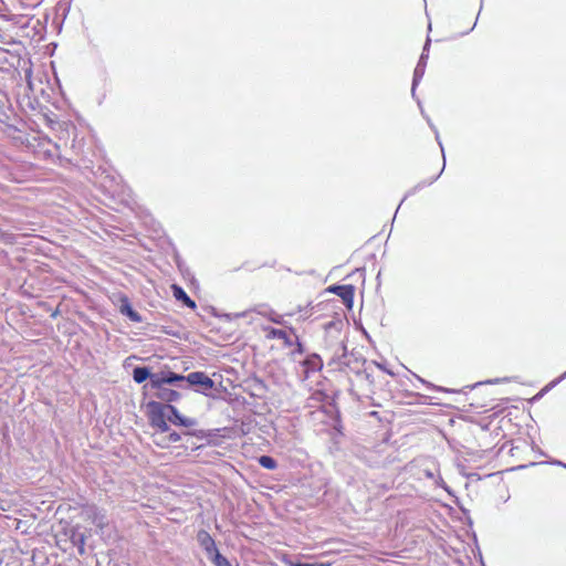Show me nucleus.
<instances>
[{"mask_svg": "<svg viewBox=\"0 0 566 566\" xmlns=\"http://www.w3.org/2000/svg\"><path fill=\"white\" fill-rule=\"evenodd\" d=\"M149 421L150 424L157 429V431H161V433H168L169 426L167 424V416L169 415L168 403L164 405L160 402H149Z\"/></svg>", "mask_w": 566, "mask_h": 566, "instance_id": "obj_1", "label": "nucleus"}, {"mask_svg": "<svg viewBox=\"0 0 566 566\" xmlns=\"http://www.w3.org/2000/svg\"><path fill=\"white\" fill-rule=\"evenodd\" d=\"M187 382L190 386L200 387L199 391L206 394L211 390L214 386L213 380L202 371H193L187 375Z\"/></svg>", "mask_w": 566, "mask_h": 566, "instance_id": "obj_2", "label": "nucleus"}, {"mask_svg": "<svg viewBox=\"0 0 566 566\" xmlns=\"http://www.w3.org/2000/svg\"><path fill=\"white\" fill-rule=\"evenodd\" d=\"M168 410L170 416H167V419L174 424L182 426L186 428H192L197 426V420L195 418L184 417L180 415L176 407L168 405Z\"/></svg>", "mask_w": 566, "mask_h": 566, "instance_id": "obj_3", "label": "nucleus"}, {"mask_svg": "<svg viewBox=\"0 0 566 566\" xmlns=\"http://www.w3.org/2000/svg\"><path fill=\"white\" fill-rule=\"evenodd\" d=\"M264 332H266V338H269V339H274V338L282 339L286 347H291L294 345L292 337L284 329L265 327Z\"/></svg>", "mask_w": 566, "mask_h": 566, "instance_id": "obj_4", "label": "nucleus"}, {"mask_svg": "<svg viewBox=\"0 0 566 566\" xmlns=\"http://www.w3.org/2000/svg\"><path fill=\"white\" fill-rule=\"evenodd\" d=\"M119 312L133 322L140 323L143 321L142 316L133 310L126 296L120 297Z\"/></svg>", "mask_w": 566, "mask_h": 566, "instance_id": "obj_5", "label": "nucleus"}, {"mask_svg": "<svg viewBox=\"0 0 566 566\" xmlns=\"http://www.w3.org/2000/svg\"><path fill=\"white\" fill-rule=\"evenodd\" d=\"M184 380L187 381V376L177 375V374H174V373H169V375L167 377H161L159 375H154L151 377V387H159V385L174 384V382L184 381Z\"/></svg>", "mask_w": 566, "mask_h": 566, "instance_id": "obj_6", "label": "nucleus"}, {"mask_svg": "<svg viewBox=\"0 0 566 566\" xmlns=\"http://www.w3.org/2000/svg\"><path fill=\"white\" fill-rule=\"evenodd\" d=\"M331 291L337 294L348 306L352 305L354 298V287L352 285L333 286Z\"/></svg>", "mask_w": 566, "mask_h": 566, "instance_id": "obj_7", "label": "nucleus"}, {"mask_svg": "<svg viewBox=\"0 0 566 566\" xmlns=\"http://www.w3.org/2000/svg\"><path fill=\"white\" fill-rule=\"evenodd\" d=\"M198 541L206 551L208 557H212V554L218 551L213 538L205 531L199 532Z\"/></svg>", "mask_w": 566, "mask_h": 566, "instance_id": "obj_8", "label": "nucleus"}, {"mask_svg": "<svg viewBox=\"0 0 566 566\" xmlns=\"http://www.w3.org/2000/svg\"><path fill=\"white\" fill-rule=\"evenodd\" d=\"M154 388L157 389L156 396L160 400L170 402V401L178 400L180 397V394L178 391L169 389V388H165V387H163V385H159V387H154Z\"/></svg>", "mask_w": 566, "mask_h": 566, "instance_id": "obj_9", "label": "nucleus"}, {"mask_svg": "<svg viewBox=\"0 0 566 566\" xmlns=\"http://www.w3.org/2000/svg\"><path fill=\"white\" fill-rule=\"evenodd\" d=\"M429 45V43H426L424 48H423V52H426L427 50V46ZM423 59H427V55L426 53H422L421 56H420V60L415 69V72H413V83H412V92L415 91V86L417 85V83L419 82V80L423 76L424 74V65H422V60Z\"/></svg>", "mask_w": 566, "mask_h": 566, "instance_id": "obj_10", "label": "nucleus"}, {"mask_svg": "<svg viewBox=\"0 0 566 566\" xmlns=\"http://www.w3.org/2000/svg\"><path fill=\"white\" fill-rule=\"evenodd\" d=\"M172 289H174V296L177 300L182 301L190 308L196 307V303L186 294V292L180 286L172 285Z\"/></svg>", "mask_w": 566, "mask_h": 566, "instance_id": "obj_11", "label": "nucleus"}, {"mask_svg": "<svg viewBox=\"0 0 566 566\" xmlns=\"http://www.w3.org/2000/svg\"><path fill=\"white\" fill-rule=\"evenodd\" d=\"M154 375H150L148 368L146 367H136L134 370H133V378L134 380L137 382V384H142L143 381H145L147 378H150L153 377Z\"/></svg>", "mask_w": 566, "mask_h": 566, "instance_id": "obj_12", "label": "nucleus"}, {"mask_svg": "<svg viewBox=\"0 0 566 566\" xmlns=\"http://www.w3.org/2000/svg\"><path fill=\"white\" fill-rule=\"evenodd\" d=\"M259 463L262 468L268 469V470H274L277 467L276 461L272 457H269V455L260 457Z\"/></svg>", "mask_w": 566, "mask_h": 566, "instance_id": "obj_13", "label": "nucleus"}, {"mask_svg": "<svg viewBox=\"0 0 566 566\" xmlns=\"http://www.w3.org/2000/svg\"><path fill=\"white\" fill-rule=\"evenodd\" d=\"M154 443L161 448H167L170 443L167 440V433H161V431H156L153 436Z\"/></svg>", "mask_w": 566, "mask_h": 566, "instance_id": "obj_14", "label": "nucleus"}, {"mask_svg": "<svg viewBox=\"0 0 566 566\" xmlns=\"http://www.w3.org/2000/svg\"><path fill=\"white\" fill-rule=\"evenodd\" d=\"M73 543L77 546L78 553L83 555L85 553V536L83 533L73 534L72 536Z\"/></svg>", "mask_w": 566, "mask_h": 566, "instance_id": "obj_15", "label": "nucleus"}, {"mask_svg": "<svg viewBox=\"0 0 566 566\" xmlns=\"http://www.w3.org/2000/svg\"><path fill=\"white\" fill-rule=\"evenodd\" d=\"M212 563L216 565V566H231L230 563L228 562V559L226 557H223L219 551H216L213 554H212V557H209Z\"/></svg>", "mask_w": 566, "mask_h": 566, "instance_id": "obj_16", "label": "nucleus"}, {"mask_svg": "<svg viewBox=\"0 0 566 566\" xmlns=\"http://www.w3.org/2000/svg\"><path fill=\"white\" fill-rule=\"evenodd\" d=\"M90 512L93 513V522L97 526L103 527L106 524L105 516L101 512H98L96 509H91Z\"/></svg>", "mask_w": 566, "mask_h": 566, "instance_id": "obj_17", "label": "nucleus"}, {"mask_svg": "<svg viewBox=\"0 0 566 566\" xmlns=\"http://www.w3.org/2000/svg\"><path fill=\"white\" fill-rule=\"evenodd\" d=\"M167 440L171 444V443L180 441V436L177 432H169L168 431Z\"/></svg>", "mask_w": 566, "mask_h": 566, "instance_id": "obj_18", "label": "nucleus"}, {"mask_svg": "<svg viewBox=\"0 0 566 566\" xmlns=\"http://www.w3.org/2000/svg\"><path fill=\"white\" fill-rule=\"evenodd\" d=\"M290 332H291L292 334H295V331H294L293 328H290ZM294 336H295V343H296V346H297V352H298V353H302V350H303V348H302V344L298 342L297 336H296V335H294Z\"/></svg>", "mask_w": 566, "mask_h": 566, "instance_id": "obj_19", "label": "nucleus"}, {"mask_svg": "<svg viewBox=\"0 0 566 566\" xmlns=\"http://www.w3.org/2000/svg\"><path fill=\"white\" fill-rule=\"evenodd\" d=\"M298 566H316V563L315 564H300Z\"/></svg>", "mask_w": 566, "mask_h": 566, "instance_id": "obj_20", "label": "nucleus"}, {"mask_svg": "<svg viewBox=\"0 0 566 566\" xmlns=\"http://www.w3.org/2000/svg\"><path fill=\"white\" fill-rule=\"evenodd\" d=\"M272 321H273L274 323H277V324H280V323H281V322H280V319H277V317L272 318Z\"/></svg>", "mask_w": 566, "mask_h": 566, "instance_id": "obj_21", "label": "nucleus"}, {"mask_svg": "<svg viewBox=\"0 0 566 566\" xmlns=\"http://www.w3.org/2000/svg\"><path fill=\"white\" fill-rule=\"evenodd\" d=\"M316 566H326V565H324V564H316Z\"/></svg>", "mask_w": 566, "mask_h": 566, "instance_id": "obj_22", "label": "nucleus"}]
</instances>
